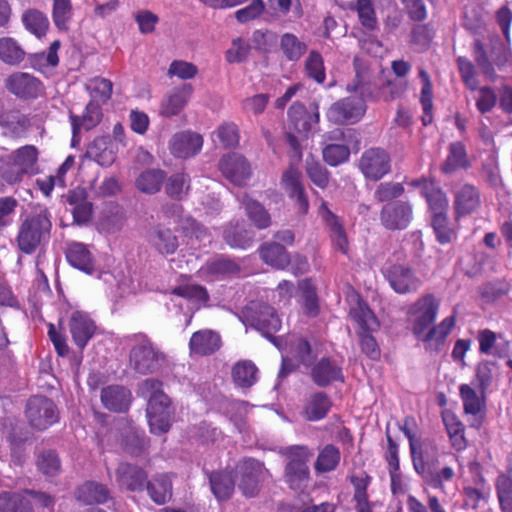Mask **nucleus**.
<instances>
[{"instance_id":"nucleus-1","label":"nucleus","mask_w":512,"mask_h":512,"mask_svg":"<svg viewBox=\"0 0 512 512\" xmlns=\"http://www.w3.org/2000/svg\"><path fill=\"white\" fill-rule=\"evenodd\" d=\"M439 307L440 300L428 293L417 299L409 308V314L413 317L412 332L428 351H441L456 323L455 315H451L444 318L438 325L432 326L437 318Z\"/></svg>"},{"instance_id":"nucleus-2","label":"nucleus","mask_w":512,"mask_h":512,"mask_svg":"<svg viewBox=\"0 0 512 512\" xmlns=\"http://www.w3.org/2000/svg\"><path fill=\"white\" fill-rule=\"evenodd\" d=\"M140 391L148 398L147 418L151 432L166 433L171 426L173 410L170 399L162 391V383L154 378L146 379L141 383Z\"/></svg>"},{"instance_id":"nucleus-3","label":"nucleus","mask_w":512,"mask_h":512,"mask_svg":"<svg viewBox=\"0 0 512 512\" xmlns=\"http://www.w3.org/2000/svg\"><path fill=\"white\" fill-rule=\"evenodd\" d=\"M280 454L285 458L283 481L295 491L307 487L310 480L308 462L312 457L311 450L305 445H291L282 448Z\"/></svg>"},{"instance_id":"nucleus-4","label":"nucleus","mask_w":512,"mask_h":512,"mask_svg":"<svg viewBox=\"0 0 512 512\" xmlns=\"http://www.w3.org/2000/svg\"><path fill=\"white\" fill-rule=\"evenodd\" d=\"M50 218L48 209L42 207L21 224L17 243L22 252L33 253L49 237L52 227Z\"/></svg>"},{"instance_id":"nucleus-5","label":"nucleus","mask_w":512,"mask_h":512,"mask_svg":"<svg viewBox=\"0 0 512 512\" xmlns=\"http://www.w3.org/2000/svg\"><path fill=\"white\" fill-rule=\"evenodd\" d=\"M38 150L33 145H25L12 152L1 164V178L8 184H15L22 180L24 175L38 173Z\"/></svg>"},{"instance_id":"nucleus-6","label":"nucleus","mask_w":512,"mask_h":512,"mask_svg":"<svg viewBox=\"0 0 512 512\" xmlns=\"http://www.w3.org/2000/svg\"><path fill=\"white\" fill-rule=\"evenodd\" d=\"M135 345L130 350V366L140 374L157 371L165 360L164 354L145 334H135L131 338Z\"/></svg>"},{"instance_id":"nucleus-7","label":"nucleus","mask_w":512,"mask_h":512,"mask_svg":"<svg viewBox=\"0 0 512 512\" xmlns=\"http://www.w3.org/2000/svg\"><path fill=\"white\" fill-rule=\"evenodd\" d=\"M349 317L363 330L359 332L360 347L371 359H377L380 356V349L373 336L366 332L376 331L379 322L368 307V305L360 299L349 310Z\"/></svg>"},{"instance_id":"nucleus-8","label":"nucleus","mask_w":512,"mask_h":512,"mask_svg":"<svg viewBox=\"0 0 512 512\" xmlns=\"http://www.w3.org/2000/svg\"><path fill=\"white\" fill-rule=\"evenodd\" d=\"M329 139L342 141L331 143L324 147L323 158L330 166H338L348 161L350 152H358L361 148V139L357 130H333Z\"/></svg>"},{"instance_id":"nucleus-9","label":"nucleus","mask_w":512,"mask_h":512,"mask_svg":"<svg viewBox=\"0 0 512 512\" xmlns=\"http://www.w3.org/2000/svg\"><path fill=\"white\" fill-rule=\"evenodd\" d=\"M250 310L252 312V325L278 347V349L282 350L283 340L273 336L281 327V320L274 308L264 303H253Z\"/></svg>"},{"instance_id":"nucleus-10","label":"nucleus","mask_w":512,"mask_h":512,"mask_svg":"<svg viewBox=\"0 0 512 512\" xmlns=\"http://www.w3.org/2000/svg\"><path fill=\"white\" fill-rule=\"evenodd\" d=\"M58 410L54 402L43 396L31 397L26 405L29 424L37 430H45L58 421Z\"/></svg>"},{"instance_id":"nucleus-11","label":"nucleus","mask_w":512,"mask_h":512,"mask_svg":"<svg viewBox=\"0 0 512 512\" xmlns=\"http://www.w3.org/2000/svg\"><path fill=\"white\" fill-rule=\"evenodd\" d=\"M285 347L291 357H282V365L278 373L279 379L286 377L295 370L296 366L293 360L298 361L304 366H311L314 363L316 355L313 353L311 345L306 339L292 336L285 342Z\"/></svg>"},{"instance_id":"nucleus-12","label":"nucleus","mask_w":512,"mask_h":512,"mask_svg":"<svg viewBox=\"0 0 512 512\" xmlns=\"http://www.w3.org/2000/svg\"><path fill=\"white\" fill-rule=\"evenodd\" d=\"M364 113V100L358 96H350L332 104L326 115L331 123L352 125L359 121Z\"/></svg>"},{"instance_id":"nucleus-13","label":"nucleus","mask_w":512,"mask_h":512,"mask_svg":"<svg viewBox=\"0 0 512 512\" xmlns=\"http://www.w3.org/2000/svg\"><path fill=\"white\" fill-rule=\"evenodd\" d=\"M358 166L366 179L378 181L390 172L391 159L384 149L373 147L363 152Z\"/></svg>"},{"instance_id":"nucleus-14","label":"nucleus","mask_w":512,"mask_h":512,"mask_svg":"<svg viewBox=\"0 0 512 512\" xmlns=\"http://www.w3.org/2000/svg\"><path fill=\"white\" fill-rule=\"evenodd\" d=\"M236 471L239 476L238 487L243 495L256 496L266 472L264 465L255 459H246L237 465Z\"/></svg>"},{"instance_id":"nucleus-15","label":"nucleus","mask_w":512,"mask_h":512,"mask_svg":"<svg viewBox=\"0 0 512 512\" xmlns=\"http://www.w3.org/2000/svg\"><path fill=\"white\" fill-rule=\"evenodd\" d=\"M412 218V206L404 201L389 202L383 206L380 212L381 224L388 230L406 229Z\"/></svg>"},{"instance_id":"nucleus-16","label":"nucleus","mask_w":512,"mask_h":512,"mask_svg":"<svg viewBox=\"0 0 512 512\" xmlns=\"http://www.w3.org/2000/svg\"><path fill=\"white\" fill-rule=\"evenodd\" d=\"M7 90L20 98H37L43 92L42 83L33 75L14 72L5 80Z\"/></svg>"},{"instance_id":"nucleus-17","label":"nucleus","mask_w":512,"mask_h":512,"mask_svg":"<svg viewBox=\"0 0 512 512\" xmlns=\"http://www.w3.org/2000/svg\"><path fill=\"white\" fill-rule=\"evenodd\" d=\"M386 276L390 286L399 294L416 292L421 285V281L415 272L403 264L390 266Z\"/></svg>"},{"instance_id":"nucleus-18","label":"nucleus","mask_w":512,"mask_h":512,"mask_svg":"<svg viewBox=\"0 0 512 512\" xmlns=\"http://www.w3.org/2000/svg\"><path fill=\"white\" fill-rule=\"evenodd\" d=\"M219 169L227 180L238 186L244 185L251 176L249 163L235 153L223 156L219 161Z\"/></svg>"},{"instance_id":"nucleus-19","label":"nucleus","mask_w":512,"mask_h":512,"mask_svg":"<svg viewBox=\"0 0 512 512\" xmlns=\"http://www.w3.org/2000/svg\"><path fill=\"white\" fill-rule=\"evenodd\" d=\"M301 176L298 168L290 166L282 175L281 185L289 197L295 200L299 212L306 214L309 209V201L301 182Z\"/></svg>"},{"instance_id":"nucleus-20","label":"nucleus","mask_w":512,"mask_h":512,"mask_svg":"<svg viewBox=\"0 0 512 512\" xmlns=\"http://www.w3.org/2000/svg\"><path fill=\"white\" fill-rule=\"evenodd\" d=\"M310 377L319 387H326L335 381H343L341 366L329 357H323L313 364Z\"/></svg>"},{"instance_id":"nucleus-21","label":"nucleus","mask_w":512,"mask_h":512,"mask_svg":"<svg viewBox=\"0 0 512 512\" xmlns=\"http://www.w3.org/2000/svg\"><path fill=\"white\" fill-rule=\"evenodd\" d=\"M478 189L471 184H463L454 190V210L456 218L473 213L480 206Z\"/></svg>"},{"instance_id":"nucleus-22","label":"nucleus","mask_w":512,"mask_h":512,"mask_svg":"<svg viewBox=\"0 0 512 512\" xmlns=\"http://www.w3.org/2000/svg\"><path fill=\"white\" fill-rule=\"evenodd\" d=\"M203 145L202 136L196 132L185 130L174 135L171 143V152L179 158H188L197 154Z\"/></svg>"},{"instance_id":"nucleus-23","label":"nucleus","mask_w":512,"mask_h":512,"mask_svg":"<svg viewBox=\"0 0 512 512\" xmlns=\"http://www.w3.org/2000/svg\"><path fill=\"white\" fill-rule=\"evenodd\" d=\"M222 345L220 335L210 329H203L192 334L189 341L190 353L198 356L214 354Z\"/></svg>"},{"instance_id":"nucleus-24","label":"nucleus","mask_w":512,"mask_h":512,"mask_svg":"<svg viewBox=\"0 0 512 512\" xmlns=\"http://www.w3.org/2000/svg\"><path fill=\"white\" fill-rule=\"evenodd\" d=\"M69 328L75 344L79 348H84L94 335L96 326L88 314L75 311L71 315Z\"/></svg>"},{"instance_id":"nucleus-25","label":"nucleus","mask_w":512,"mask_h":512,"mask_svg":"<svg viewBox=\"0 0 512 512\" xmlns=\"http://www.w3.org/2000/svg\"><path fill=\"white\" fill-rule=\"evenodd\" d=\"M117 482L129 491H142L147 484V473L129 463H122L116 470Z\"/></svg>"},{"instance_id":"nucleus-26","label":"nucleus","mask_w":512,"mask_h":512,"mask_svg":"<svg viewBox=\"0 0 512 512\" xmlns=\"http://www.w3.org/2000/svg\"><path fill=\"white\" fill-rule=\"evenodd\" d=\"M413 185L421 186V194L426 198L432 216L447 213L449 201L445 193L438 186L426 180L413 181Z\"/></svg>"},{"instance_id":"nucleus-27","label":"nucleus","mask_w":512,"mask_h":512,"mask_svg":"<svg viewBox=\"0 0 512 512\" xmlns=\"http://www.w3.org/2000/svg\"><path fill=\"white\" fill-rule=\"evenodd\" d=\"M320 214L329 229L332 243L340 252L346 254L348 251V240L342 222L328 209L325 202L320 207Z\"/></svg>"},{"instance_id":"nucleus-28","label":"nucleus","mask_w":512,"mask_h":512,"mask_svg":"<svg viewBox=\"0 0 512 512\" xmlns=\"http://www.w3.org/2000/svg\"><path fill=\"white\" fill-rule=\"evenodd\" d=\"M101 402L108 410L124 412L130 405L131 393L122 386L111 385L102 389Z\"/></svg>"},{"instance_id":"nucleus-29","label":"nucleus","mask_w":512,"mask_h":512,"mask_svg":"<svg viewBox=\"0 0 512 512\" xmlns=\"http://www.w3.org/2000/svg\"><path fill=\"white\" fill-rule=\"evenodd\" d=\"M479 351L483 354L506 357L509 352V342L495 332L484 329L478 332Z\"/></svg>"},{"instance_id":"nucleus-30","label":"nucleus","mask_w":512,"mask_h":512,"mask_svg":"<svg viewBox=\"0 0 512 512\" xmlns=\"http://www.w3.org/2000/svg\"><path fill=\"white\" fill-rule=\"evenodd\" d=\"M223 237L232 248L247 249L254 240L253 230L246 227L244 222H230L224 229Z\"/></svg>"},{"instance_id":"nucleus-31","label":"nucleus","mask_w":512,"mask_h":512,"mask_svg":"<svg viewBox=\"0 0 512 512\" xmlns=\"http://www.w3.org/2000/svg\"><path fill=\"white\" fill-rule=\"evenodd\" d=\"M332 406L330 398L324 392H316L306 400L302 416L307 421H319L325 418Z\"/></svg>"},{"instance_id":"nucleus-32","label":"nucleus","mask_w":512,"mask_h":512,"mask_svg":"<svg viewBox=\"0 0 512 512\" xmlns=\"http://www.w3.org/2000/svg\"><path fill=\"white\" fill-rule=\"evenodd\" d=\"M191 93L192 87L190 85H184L173 90L161 101L159 114L164 117L178 114L186 105Z\"/></svg>"},{"instance_id":"nucleus-33","label":"nucleus","mask_w":512,"mask_h":512,"mask_svg":"<svg viewBox=\"0 0 512 512\" xmlns=\"http://www.w3.org/2000/svg\"><path fill=\"white\" fill-rule=\"evenodd\" d=\"M67 261L75 268L92 274L94 271V259L87 246L83 243L73 242L66 250Z\"/></svg>"},{"instance_id":"nucleus-34","label":"nucleus","mask_w":512,"mask_h":512,"mask_svg":"<svg viewBox=\"0 0 512 512\" xmlns=\"http://www.w3.org/2000/svg\"><path fill=\"white\" fill-rule=\"evenodd\" d=\"M76 498L87 505L103 504L110 498V491L104 484L87 481L77 488Z\"/></svg>"},{"instance_id":"nucleus-35","label":"nucleus","mask_w":512,"mask_h":512,"mask_svg":"<svg viewBox=\"0 0 512 512\" xmlns=\"http://www.w3.org/2000/svg\"><path fill=\"white\" fill-rule=\"evenodd\" d=\"M66 201L71 206L74 221L78 224L87 222L92 213V205L87 201L84 189L76 188L66 195Z\"/></svg>"},{"instance_id":"nucleus-36","label":"nucleus","mask_w":512,"mask_h":512,"mask_svg":"<svg viewBox=\"0 0 512 512\" xmlns=\"http://www.w3.org/2000/svg\"><path fill=\"white\" fill-rule=\"evenodd\" d=\"M288 118L295 128H311L319 122L318 105L312 104L307 110L303 104L295 102L288 110Z\"/></svg>"},{"instance_id":"nucleus-37","label":"nucleus","mask_w":512,"mask_h":512,"mask_svg":"<svg viewBox=\"0 0 512 512\" xmlns=\"http://www.w3.org/2000/svg\"><path fill=\"white\" fill-rule=\"evenodd\" d=\"M149 242L161 254H173L178 248L177 237L170 229L160 225L150 231Z\"/></svg>"},{"instance_id":"nucleus-38","label":"nucleus","mask_w":512,"mask_h":512,"mask_svg":"<svg viewBox=\"0 0 512 512\" xmlns=\"http://www.w3.org/2000/svg\"><path fill=\"white\" fill-rule=\"evenodd\" d=\"M259 254L263 262L277 269H284L290 263L286 249L277 242L262 244L259 247Z\"/></svg>"},{"instance_id":"nucleus-39","label":"nucleus","mask_w":512,"mask_h":512,"mask_svg":"<svg viewBox=\"0 0 512 512\" xmlns=\"http://www.w3.org/2000/svg\"><path fill=\"white\" fill-rule=\"evenodd\" d=\"M341 461L340 449L333 444H326L319 449L314 462V470L317 474L329 473L337 469Z\"/></svg>"},{"instance_id":"nucleus-40","label":"nucleus","mask_w":512,"mask_h":512,"mask_svg":"<svg viewBox=\"0 0 512 512\" xmlns=\"http://www.w3.org/2000/svg\"><path fill=\"white\" fill-rule=\"evenodd\" d=\"M208 477L211 491L218 500H228L232 496L235 482L231 473L226 471L212 472Z\"/></svg>"},{"instance_id":"nucleus-41","label":"nucleus","mask_w":512,"mask_h":512,"mask_svg":"<svg viewBox=\"0 0 512 512\" xmlns=\"http://www.w3.org/2000/svg\"><path fill=\"white\" fill-rule=\"evenodd\" d=\"M21 21L25 29L39 39L46 35L50 25L47 16L34 8L26 10L21 16Z\"/></svg>"},{"instance_id":"nucleus-42","label":"nucleus","mask_w":512,"mask_h":512,"mask_svg":"<svg viewBox=\"0 0 512 512\" xmlns=\"http://www.w3.org/2000/svg\"><path fill=\"white\" fill-rule=\"evenodd\" d=\"M145 487L150 498L158 505L165 504L172 497V482L166 474L154 477Z\"/></svg>"},{"instance_id":"nucleus-43","label":"nucleus","mask_w":512,"mask_h":512,"mask_svg":"<svg viewBox=\"0 0 512 512\" xmlns=\"http://www.w3.org/2000/svg\"><path fill=\"white\" fill-rule=\"evenodd\" d=\"M241 205L247 217L257 229H266L271 225V216L262 204L244 196L241 199Z\"/></svg>"},{"instance_id":"nucleus-44","label":"nucleus","mask_w":512,"mask_h":512,"mask_svg":"<svg viewBox=\"0 0 512 512\" xmlns=\"http://www.w3.org/2000/svg\"><path fill=\"white\" fill-rule=\"evenodd\" d=\"M238 271V266L229 259L219 257L206 262L199 270L200 277L208 279L210 277L224 276Z\"/></svg>"},{"instance_id":"nucleus-45","label":"nucleus","mask_w":512,"mask_h":512,"mask_svg":"<svg viewBox=\"0 0 512 512\" xmlns=\"http://www.w3.org/2000/svg\"><path fill=\"white\" fill-rule=\"evenodd\" d=\"M25 58V51L11 37L0 38V60L7 65H19Z\"/></svg>"},{"instance_id":"nucleus-46","label":"nucleus","mask_w":512,"mask_h":512,"mask_svg":"<svg viewBox=\"0 0 512 512\" xmlns=\"http://www.w3.org/2000/svg\"><path fill=\"white\" fill-rule=\"evenodd\" d=\"M258 369L250 360L237 362L232 369L234 382L240 387H251L257 381Z\"/></svg>"},{"instance_id":"nucleus-47","label":"nucleus","mask_w":512,"mask_h":512,"mask_svg":"<svg viewBox=\"0 0 512 512\" xmlns=\"http://www.w3.org/2000/svg\"><path fill=\"white\" fill-rule=\"evenodd\" d=\"M70 117L72 128H94L100 123L102 112L98 103L90 101L80 116L71 112Z\"/></svg>"},{"instance_id":"nucleus-48","label":"nucleus","mask_w":512,"mask_h":512,"mask_svg":"<svg viewBox=\"0 0 512 512\" xmlns=\"http://www.w3.org/2000/svg\"><path fill=\"white\" fill-rule=\"evenodd\" d=\"M443 421L452 446L457 450L465 449L466 440L464 437V425L462 422L456 417L455 414L451 412H446L443 414Z\"/></svg>"},{"instance_id":"nucleus-49","label":"nucleus","mask_w":512,"mask_h":512,"mask_svg":"<svg viewBox=\"0 0 512 512\" xmlns=\"http://www.w3.org/2000/svg\"><path fill=\"white\" fill-rule=\"evenodd\" d=\"M469 161L462 143L455 142L449 146V155L442 164L441 170L444 173H452L460 168H467Z\"/></svg>"},{"instance_id":"nucleus-50","label":"nucleus","mask_w":512,"mask_h":512,"mask_svg":"<svg viewBox=\"0 0 512 512\" xmlns=\"http://www.w3.org/2000/svg\"><path fill=\"white\" fill-rule=\"evenodd\" d=\"M86 89L91 96V101L97 103H105L111 98L113 84L110 80L103 77H94L89 79L86 84Z\"/></svg>"},{"instance_id":"nucleus-51","label":"nucleus","mask_w":512,"mask_h":512,"mask_svg":"<svg viewBox=\"0 0 512 512\" xmlns=\"http://www.w3.org/2000/svg\"><path fill=\"white\" fill-rule=\"evenodd\" d=\"M164 178L165 173L161 170H146L136 179V187L143 193L154 194L160 190Z\"/></svg>"},{"instance_id":"nucleus-52","label":"nucleus","mask_w":512,"mask_h":512,"mask_svg":"<svg viewBox=\"0 0 512 512\" xmlns=\"http://www.w3.org/2000/svg\"><path fill=\"white\" fill-rule=\"evenodd\" d=\"M280 48L290 61L299 60L307 50V45L292 33H285L280 39Z\"/></svg>"},{"instance_id":"nucleus-53","label":"nucleus","mask_w":512,"mask_h":512,"mask_svg":"<svg viewBox=\"0 0 512 512\" xmlns=\"http://www.w3.org/2000/svg\"><path fill=\"white\" fill-rule=\"evenodd\" d=\"M0 512H34L27 496L3 493L0 495Z\"/></svg>"},{"instance_id":"nucleus-54","label":"nucleus","mask_w":512,"mask_h":512,"mask_svg":"<svg viewBox=\"0 0 512 512\" xmlns=\"http://www.w3.org/2000/svg\"><path fill=\"white\" fill-rule=\"evenodd\" d=\"M351 9L356 10L362 26L367 30H374L377 27V18L374 7L370 0H356Z\"/></svg>"},{"instance_id":"nucleus-55","label":"nucleus","mask_w":512,"mask_h":512,"mask_svg":"<svg viewBox=\"0 0 512 512\" xmlns=\"http://www.w3.org/2000/svg\"><path fill=\"white\" fill-rule=\"evenodd\" d=\"M61 46L59 40L51 43L48 52L36 53L31 58V64L34 68L42 70L45 67H55L58 65V50Z\"/></svg>"},{"instance_id":"nucleus-56","label":"nucleus","mask_w":512,"mask_h":512,"mask_svg":"<svg viewBox=\"0 0 512 512\" xmlns=\"http://www.w3.org/2000/svg\"><path fill=\"white\" fill-rule=\"evenodd\" d=\"M53 21L56 27L66 31L72 18V4L70 0H53Z\"/></svg>"},{"instance_id":"nucleus-57","label":"nucleus","mask_w":512,"mask_h":512,"mask_svg":"<svg viewBox=\"0 0 512 512\" xmlns=\"http://www.w3.org/2000/svg\"><path fill=\"white\" fill-rule=\"evenodd\" d=\"M172 294L198 303H206L209 300L206 288L198 284L177 286L172 290Z\"/></svg>"},{"instance_id":"nucleus-58","label":"nucleus","mask_w":512,"mask_h":512,"mask_svg":"<svg viewBox=\"0 0 512 512\" xmlns=\"http://www.w3.org/2000/svg\"><path fill=\"white\" fill-rule=\"evenodd\" d=\"M432 226L436 234L437 240L441 244H448L456 237V232L449 226L447 213L435 214L432 216Z\"/></svg>"},{"instance_id":"nucleus-59","label":"nucleus","mask_w":512,"mask_h":512,"mask_svg":"<svg viewBox=\"0 0 512 512\" xmlns=\"http://www.w3.org/2000/svg\"><path fill=\"white\" fill-rule=\"evenodd\" d=\"M461 399L463 401L464 411L467 414H478L483 406L481 397L476 391L467 384H462L459 388Z\"/></svg>"},{"instance_id":"nucleus-60","label":"nucleus","mask_w":512,"mask_h":512,"mask_svg":"<svg viewBox=\"0 0 512 512\" xmlns=\"http://www.w3.org/2000/svg\"><path fill=\"white\" fill-rule=\"evenodd\" d=\"M497 494L502 512H512V474L498 478Z\"/></svg>"},{"instance_id":"nucleus-61","label":"nucleus","mask_w":512,"mask_h":512,"mask_svg":"<svg viewBox=\"0 0 512 512\" xmlns=\"http://www.w3.org/2000/svg\"><path fill=\"white\" fill-rule=\"evenodd\" d=\"M198 73V68L191 62L184 60H174L168 68L169 77H177L181 80L193 79Z\"/></svg>"},{"instance_id":"nucleus-62","label":"nucleus","mask_w":512,"mask_h":512,"mask_svg":"<svg viewBox=\"0 0 512 512\" xmlns=\"http://www.w3.org/2000/svg\"><path fill=\"white\" fill-rule=\"evenodd\" d=\"M189 179L185 174H175L169 177L166 193L175 199H182L189 190Z\"/></svg>"},{"instance_id":"nucleus-63","label":"nucleus","mask_w":512,"mask_h":512,"mask_svg":"<svg viewBox=\"0 0 512 512\" xmlns=\"http://www.w3.org/2000/svg\"><path fill=\"white\" fill-rule=\"evenodd\" d=\"M498 374V366L492 361H482L477 365L476 377L482 391H485Z\"/></svg>"},{"instance_id":"nucleus-64","label":"nucleus","mask_w":512,"mask_h":512,"mask_svg":"<svg viewBox=\"0 0 512 512\" xmlns=\"http://www.w3.org/2000/svg\"><path fill=\"white\" fill-rule=\"evenodd\" d=\"M305 68L309 77L313 78L318 83H323L325 80V68L322 56L316 52L311 51L306 59Z\"/></svg>"}]
</instances>
